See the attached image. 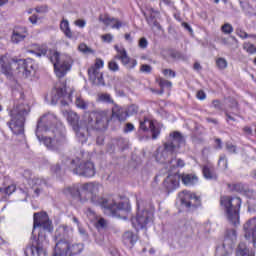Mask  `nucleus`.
Masks as SVG:
<instances>
[{
	"instance_id": "f257e3e1",
	"label": "nucleus",
	"mask_w": 256,
	"mask_h": 256,
	"mask_svg": "<svg viewBox=\"0 0 256 256\" xmlns=\"http://www.w3.org/2000/svg\"><path fill=\"white\" fill-rule=\"evenodd\" d=\"M102 186L97 182H90L79 186H71L66 188L65 193H68L75 199H78L80 203H87L91 201L94 205H100L103 209H107L112 212V215H117L118 211H129V204L124 202H116L112 198L99 197V191Z\"/></svg>"
},
{
	"instance_id": "f03ea898",
	"label": "nucleus",
	"mask_w": 256,
	"mask_h": 256,
	"mask_svg": "<svg viewBox=\"0 0 256 256\" xmlns=\"http://www.w3.org/2000/svg\"><path fill=\"white\" fill-rule=\"evenodd\" d=\"M65 128L63 124L53 114L43 115L37 123L36 137L38 141H43L47 149L58 151L59 147L65 145Z\"/></svg>"
},
{
	"instance_id": "7ed1b4c3",
	"label": "nucleus",
	"mask_w": 256,
	"mask_h": 256,
	"mask_svg": "<svg viewBox=\"0 0 256 256\" xmlns=\"http://www.w3.org/2000/svg\"><path fill=\"white\" fill-rule=\"evenodd\" d=\"M185 144V138L182 137L181 133L174 132L170 134L167 142L164 143L163 147H159L155 153V159L158 163H168L171 165L175 154L181 148V145Z\"/></svg>"
},
{
	"instance_id": "20e7f679",
	"label": "nucleus",
	"mask_w": 256,
	"mask_h": 256,
	"mask_svg": "<svg viewBox=\"0 0 256 256\" xmlns=\"http://www.w3.org/2000/svg\"><path fill=\"white\" fill-rule=\"evenodd\" d=\"M111 121V112L109 110L93 111L84 114L82 127L86 129V141L90 131H105Z\"/></svg>"
},
{
	"instance_id": "39448f33",
	"label": "nucleus",
	"mask_w": 256,
	"mask_h": 256,
	"mask_svg": "<svg viewBox=\"0 0 256 256\" xmlns=\"http://www.w3.org/2000/svg\"><path fill=\"white\" fill-rule=\"evenodd\" d=\"M0 67L2 69V73L7 75V77H11L13 75V71H17V73H22L23 77L27 79L31 77L34 69H33V61L31 59H15L12 58L9 61V58L4 55L0 56Z\"/></svg>"
},
{
	"instance_id": "423d86ee",
	"label": "nucleus",
	"mask_w": 256,
	"mask_h": 256,
	"mask_svg": "<svg viewBox=\"0 0 256 256\" xmlns=\"http://www.w3.org/2000/svg\"><path fill=\"white\" fill-rule=\"evenodd\" d=\"M31 113V107L25 102H18L10 111L11 120L8 122L9 128L14 135H21L25 127V119Z\"/></svg>"
},
{
	"instance_id": "0eeeda50",
	"label": "nucleus",
	"mask_w": 256,
	"mask_h": 256,
	"mask_svg": "<svg viewBox=\"0 0 256 256\" xmlns=\"http://www.w3.org/2000/svg\"><path fill=\"white\" fill-rule=\"evenodd\" d=\"M62 163L66 165V167H69L74 175L87 178L95 177V164L91 161L81 162L79 158L71 159L67 156H63Z\"/></svg>"
},
{
	"instance_id": "6e6552de",
	"label": "nucleus",
	"mask_w": 256,
	"mask_h": 256,
	"mask_svg": "<svg viewBox=\"0 0 256 256\" xmlns=\"http://www.w3.org/2000/svg\"><path fill=\"white\" fill-rule=\"evenodd\" d=\"M35 229H39V241H47V233H53V221H51L47 212L34 213L32 233H35Z\"/></svg>"
},
{
	"instance_id": "1a4fd4ad",
	"label": "nucleus",
	"mask_w": 256,
	"mask_h": 256,
	"mask_svg": "<svg viewBox=\"0 0 256 256\" xmlns=\"http://www.w3.org/2000/svg\"><path fill=\"white\" fill-rule=\"evenodd\" d=\"M137 215L131 219L132 227L139 231V229H145L151 221H153V212L145 208L147 202L141 198H137Z\"/></svg>"
},
{
	"instance_id": "9d476101",
	"label": "nucleus",
	"mask_w": 256,
	"mask_h": 256,
	"mask_svg": "<svg viewBox=\"0 0 256 256\" xmlns=\"http://www.w3.org/2000/svg\"><path fill=\"white\" fill-rule=\"evenodd\" d=\"M220 203L225 207L226 217L232 225H239V209H241V198L222 196Z\"/></svg>"
},
{
	"instance_id": "9b49d317",
	"label": "nucleus",
	"mask_w": 256,
	"mask_h": 256,
	"mask_svg": "<svg viewBox=\"0 0 256 256\" xmlns=\"http://www.w3.org/2000/svg\"><path fill=\"white\" fill-rule=\"evenodd\" d=\"M73 237V228L67 225H61L56 229L54 235L55 247L54 251L56 250L58 253L63 251H67L69 248V239Z\"/></svg>"
},
{
	"instance_id": "f8f14e48",
	"label": "nucleus",
	"mask_w": 256,
	"mask_h": 256,
	"mask_svg": "<svg viewBox=\"0 0 256 256\" xmlns=\"http://www.w3.org/2000/svg\"><path fill=\"white\" fill-rule=\"evenodd\" d=\"M67 121L75 131L76 137L81 143L87 142V130L83 127V120L79 123V115L73 111L67 113Z\"/></svg>"
},
{
	"instance_id": "ddd939ff",
	"label": "nucleus",
	"mask_w": 256,
	"mask_h": 256,
	"mask_svg": "<svg viewBox=\"0 0 256 256\" xmlns=\"http://www.w3.org/2000/svg\"><path fill=\"white\" fill-rule=\"evenodd\" d=\"M51 63L54 65L56 76L61 79L67 75V71L71 69V64L67 60H61L59 52H52L49 57Z\"/></svg>"
},
{
	"instance_id": "4468645a",
	"label": "nucleus",
	"mask_w": 256,
	"mask_h": 256,
	"mask_svg": "<svg viewBox=\"0 0 256 256\" xmlns=\"http://www.w3.org/2000/svg\"><path fill=\"white\" fill-rule=\"evenodd\" d=\"M181 204L187 209H196L201 205V197L196 196L195 193L184 190L179 194Z\"/></svg>"
},
{
	"instance_id": "2eb2a0df",
	"label": "nucleus",
	"mask_w": 256,
	"mask_h": 256,
	"mask_svg": "<svg viewBox=\"0 0 256 256\" xmlns=\"http://www.w3.org/2000/svg\"><path fill=\"white\" fill-rule=\"evenodd\" d=\"M67 99H71V95L67 94V86L65 83H62L60 86H56L51 93V103L52 105H57V103H61L65 107L68 105Z\"/></svg>"
},
{
	"instance_id": "dca6fc26",
	"label": "nucleus",
	"mask_w": 256,
	"mask_h": 256,
	"mask_svg": "<svg viewBox=\"0 0 256 256\" xmlns=\"http://www.w3.org/2000/svg\"><path fill=\"white\" fill-rule=\"evenodd\" d=\"M33 172L31 170H25L23 173V177L28 180L29 185H31L32 189L34 190L35 197H39L41 193H43V187L47 185V181L43 178H32Z\"/></svg>"
},
{
	"instance_id": "f3484780",
	"label": "nucleus",
	"mask_w": 256,
	"mask_h": 256,
	"mask_svg": "<svg viewBox=\"0 0 256 256\" xmlns=\"http://www.w3.org/2000/svg\"><path fill=\"white\" fill-rule=\"evenodd\" d=\"M117 54L114 56V59L121 61L122 65L126 67V69H133L137 66V60L131 59L129 55H127V50L125 48H120L119 46H115Z\"/></svg>"
},
{
	"instance_id": "a211bd4d",
	"label": "nucleus",
	"mask_w": 256,
	"mask_h": 256,
	"mask_svg": "<svg viewBox=\"0 0 256 256\" xmlns=\"http://www.w3.org/2000/svg\"><path fill=\"white\" fill-rule=\"evenodd\" d=\"M45 243H49V241L46 240H37L33 239L32 240V245L28 246L25 250V255L26 256H39L41 253H43V245Z\"/></svg>"
},
{
	"instance_id": "6ab92c4d",
	"label": "nucleus",
	"mask_w": 256,
	"mask_h": 256,
	"mask_svg": "<svg viewBox=\"0 0 256 256\" xmlns=\"http://www.w3.org/2000/svg\"><path fill=\"white\" fill-rule=\"evenodd\" d=\"M244 237L246 239H252V243L256 245V219L252 218L244 224Z\"/></svg>"
},
{
	"instance_id": "aec40b11",
	"label": "nucleus",
	"mask_w": 256,
	"mask_h": 256,
	"mask_svg": "<svg viewBox=\"0 0 256 256\" xmlns=\"http://www.w3.org/2000/svg\"><path fill=\"white\" fill-rule=\"evenodd\" d=\"M140 129L141 131H144V133L150 131L152 133V139H157V137H159V134L161 133L159 131V128L155 127L153 120H149V118H144L143 120H140Z\"/></svg>"
},
{
	"instance_id": "412c9836",
	"label": "nucleus",
	"mask_w": 256,
	"mask_h": 256,
	"mask_svg": "<svg viewBox=\"0 0 256 256\" xmlns=\"http://www.w3.org/2000/svg\"><path fill=\"white\" fill-rule=\"evenodd\" d=\"M83 251V244H70L68 242V248L63 252V250H60L58 252L57 250H54L53 256H71V255H78V253H81Z\"/></svg>"
},
{
	"instance_id": "4be33fe9",
	"label": "nucleus",
	"mask_w": 256,
	"mask_h": 256,
	"mask_svg": "<svg viewBox=\"0 0 256 256\" xmlns=\"http://www.w3.org/2000/svg\"><path fill=\"white\" fill-rule=\"evenodd\" d=\"M179 181H181V175L170 174L165 178L163 185L168 192H171L175 191V189H178Z\"/></svg>"
},
{
	"instance_id": "5701e85b",
	"label": "nucleus",
	"mask_w": 256,
	"mask_h": 256,
	"mask_svg": "<svg viewBox=\"0 0 256 256\" xmlns=\"http://www.w3.org/2000/svg\"><path fill=\"white\" fill-rule=\"evenodd\" d=\"M99 21H101L102 23H104V25L107 26L112 25V29H121V27L127 26V22H121L119 19L113 18L108 14H101L99 16Z\"/></svg>"
},
{
	"instance_id": "b1692460",
	"label": "nucleus",
	"mask_w": 256,
	"mask_h": 256,
	"mask_svg": "<svg viewBox=\"0 0 256 256\" xmlns=\"http://www.w3.org/2000/svg\"><path fill=\"white\" fill-rule=\"evenodd\" d=\"M27 38V28L21 27V26H16L11 35V43L14 44H19L21 41H25Z\"/></svg>"
},
{
	"instance_id": "393cba45",
	"label": "nucleus",
	"mask_w": 256,
	"mask_h": 256,
	"mask_svg": "<svg viewBox=\"0 0 256 256\" xmlns=\"http://www.w3.org/2000/svg\"><path fill=\"white\" fill-rule=\"evenodd\" d=\"M88 75L93 85H105V80L103 79V73L100 70L96 68H89Z\"/></svg>"
},
{
	"instance_id": "a878e982",
	"label": "nucleus",
	"mask_w": 256,
	"mask_h": 256,
	"mask_svg": "<svg viewBox=\"0 0 256 256\" xmlns=\"http://www.w3.org/2000/svg\"><path fill=\"white\" fill-rule=\"evenodd\" d=\"M60 29L64 33L65 37H67V39L77 40V38L79 37V32L71 31V27L69 26V20L67 19H62V21L60 22Z\"/></svg>"
},
{
	"instance_id": "bb28decb",
	"label": "nucleus",
	"mask_w": 256,
	"mask_h": 256,
	"mask_svg": "<svg viewBox=\"0 0 256 256\" xmlns=\"http://www.w3.org/2000/svg\"><path fill=\"white\" fill-rule=\"evenodd\" d=\"M180 179L186 187H192V185L199 183V178L195 174H181Z\"/></svg>"
},
{
	"instance_id": "cd10ccee",
	"label": "nucleus",
	"mask_w": 256,
	"mask_h": 256,
	"mask_svg": "<svg viewBox=\"0 0 256 256\" xmlns=\"http://www.w3.org/2000/svg\"><path fill=\"white\" fill-rule=\"evenodd\" d=\"M127 117V114L123 108H120L119 106L115 105L112 108V112H110V120L117 119L118 121H125V118Z\"/></svg>"
},
{
	"instance_id": "c85d7f7f",
	"label": "nucleus",
	"mask_w": 256,
	"mask_h": 256,
	"mask_svg": "<svg viewBox=\"0 0 256 256\" xmlns=\"http://www.w3.org/2000/svg\"><path fill=\"white\" fill-rule=\"evenodd\" d=\"M139 238L131 231H127L123 235V243L126 247H133Z\"/></svg>"
},
{
	"instance_id": "c756f323",
	"label": "nucleus",
	"mask_w": 256,
	"mask_h": 256,
	"mask_svg": "<svg viewBox=\"0 0 256 256\" xmlns=\"http://www.w3.org/2000/svg\"><path fill=\"white\" fill-rule=\"evenodd\" d=\"M236 256H255V253L247 249L245 243H240L236 249Z\"/></svg>"
},
{
	"instance_id": "7c9ffc66",
	"label": "nucleus",
	"mask_w": 256,
	"mask_h": 256,
	"mask_svg": "<svg viewBox=\"0 0 256 256\" xmlns=\"http://www.w3.org/2000/svg\"><path fill=\"white\" fill-rule=\"evenodd\" d=\"M203 175L205 179H217V173H215V168L210 166L203 167Z\"/></svg>"
},
{
	"instance_id": "2f4dec72",
	"label": "nucleus",
	"mask_w": 256,
	"mask_h": 256,
	"mask_svg": "<svg viewBox=\"0 0 256 256\" xmlns=\"http://www.w3.org/2000/svg\"><path fill=\"white\" fill-rule=\"evenodd\" d=\"M16 189L17 187L15 186V184H12L7 186L6 188H0V193H2V195H13Z\"/></svg>"
},
{
	"instance_id": "473e14b6",
	"label": "nucleus",
	"mask_w": 256,
	"mask_h": 256,
	"mask_svg": "<svg viewBox=\"0 0 256 256\" xmlns=\"http://www.w3.org/2000/svg\"><path fill=\"white\" fill-rule=\"evenodd\" d=\"M75 105L78 109H87V102L80 95L76 96Z\"/></svg>"
},
{
	"instance_id": "72a5a7b5",
	"label": "nucleus",
	"mask_w": 256,
	"mask_h": 256,
	"mask_svg": "<svg viewBox=\"0 0 256 256\" xmlns=\"http://www.w3.org/2000/svg\"><path fill=\"white\" fill-rule=\"evenodd\" d=\"M126 116L137 115L139 113V106L132 104L126 109Z\"/></svg>"
},
{
	"instance_id": "f704fd0d",
	"label": "nucleus",
	"mask_w": 256,
	"mask_h": 256,
	"mask_svg": "<svg viewBox=\"0 0 256 256\" xmlns=\"http://www.w3.org/2000/svg\"><path fill=\"white\" fill-rule=\"evenodd\" d=\"M78 49L81 53H84L85 55H89L91 53H95V51H93V49L89 48V46H87V44L85 43H81L78 46Z\"/></svg>"
},
{
	"instance_id": "c9c22d12",
	"label": "nucleus",
	"mask_w": 256,
	"mask_h": 256,
	"mask_svg": "<svg viewBox=\"0 0 256 256\" xmlns=\"http://www.w3.org/2000/svg\"><path fill=\"white\" fill-rule=\"evenodd\" d=\"M243 49L247 51V53H250V55H253L256 53V47L252 43L245 42L243 44Z\"/></svg>"
},
{
	"instance_id": "e433bc0d",
	"label": "nucleus",
	"mask_w": 256,
	"mask_h": 256,
	"mask_svg": "<svg viewBox=\"0 0 256 256\" xmlns=\"http://www.w3.org/2000/svg\"><path fill=\"white\" fill-rule=\"evenodd\" d=\"M98 101H101L102 103H113V98H111V95L107 93L99 94Z\"/></svg>"
},
{
	"instance_id": "4c0bfd02",
	"label": "nucleus",
	"mask_w": 256,
	"mask_h": 256,
	"mask_svg": "<svg viewBox=\"0 0 256 256\" xmlns=\"http://www.w3.org/2000/svg\"><path fill=\"white\" fill-rule=\"evenodd\" d=\"M175 167H185V161L182 159L173 158V163H170V169H175Z\"/></svg>"
},
{
	"instance_id": "58836bf2",
	"label": "nucleus",
	"mask_w": 256,
	"mask_h": 256,
	"mask_svg": "<svg viewBox=\"0 0 256 256\" xmlns=\"http://www.w3.org/2000/svg\"><path fill=\"white\" fill-rule=\"evenodd\" d=\"M221 31L222 33H224L225 35H231V33H233V26L229 23H225L222 27H221Z\"/></svg>"
},
{
	"instance_id": "ea45409f",
	"label": "nucleus",
	"mask_w": 256,
	"mask_h": 256,
	"mask_svg": "<svg viewBox=\"0 0 256 256\" xmlns=\"http://www.w3.org/2000/svg\"><path fill=\"white\" fill-rule=\"evenodd\" d=\"M86 215L88 217V219L90 221H97L99 219V217L97 216V214L95 213V211H93V209L88 208L86 211Z\"/></svg>"
},
{
	"instance_id": "a19ab883",
	"label": "nucleus",
	"mask_w": 256,
	"mask_h": 256,
	"mask_svg": "<svg viewBox=\"0 0 256 256\" xmlns=\"http://www.w3.org/2000/svg\"><path fill=\"white\" fill-rule=\"evenodd\" d=\"M159 85H160V87H161V94H163V89H165V87H167L168 89H171V87H172V83H171V81H169V80H160V82H159Z\"/></svg>"
},
{
	"instance_id": "79ce46f5",
	"label": "nucleus",
	"mask_w": 256,
	"mask_h": 256,
	"mask_svg": "<svg viewBox=\"0 0 256 256\" xmlns=\"http://www.w3.org/2000/svg\"><path fill=\"white\" fill-rule=\"evenodd\" d=\"M108 69L110 71H113L114 73L119 71V64L117 63V61L115 60H111L109 63H108Z\"/></svg>"
},
{
	"instance_id": "37998d69",
	"label": "nucleus",
	"mask_w": 256,
	"mask_h": 256,
	"mask_svg": "<svg viewBox=\"0 0 256 256\" xmlns=\"http://www.w3.org/2000/svg\"><path fill=\"white\" fill-rule=\"evenodd\" d=\"M216 65L218 69H227V60H225V58H218L216 60Z\"/></svg>"
},
{
	"instance_id": "c03bdc74",
	"label": "nucleus",
	"mask_w": 256,
	"mask_h": 256,
	"mask_svg": "<svg viewBox=\"0 0 256 256\" xmlns=\"http://www.w3.org/2000/svg\"><path fill=\"white\" fill-rule=\"evenodd\" d=\"M96 221V227L98 229H105V227H107V220H105L104 218H98Z\"/></svg>"
},
{
	"instance_id": "a18cd8bd",
	"label": "nucleus",
	"mask_w": 256,
	"mask_h": 256,
	"mask_svg": "<svg viewBox=\"0 0 256 256\" xmlns=\"http://www.w3.org/2000/svg\"><path fill=\"white\" fill-rule=\"evenodd\" d=\"M218 165L223 169H227V156L225 155L220 156Z\"/></svg>"
},
{
	"instance_id": "49530a36",
	"label": "nucleus",
	"mask_w": 256,
	"mask_h": 256,
	"mask_svg": "<svg viewBox=\"0 0 256 256\" xmlns=\"http://www.w3.org/2000/svg\"><path fill=\"white\" fill-rule=\"evenodd\" d=\"M236 34L238 35V37H240L241 39H247L248 37H253V35H249L247 34V32H245L244 30L241 29H236Z\"/></svg>"
},
{
	"instance_id": "de8ad7c7",
	"label": "nucleus",
	"mask_w": 256,
	"mask_h": 256,
	"mask_svg": "<svg viewBox=\"0 0 256 256\" xmlns=\"http://www.w3.org/2000/svg\"><path fill=\"white\" fill-rule=\"evenodd\" d=\"M148 45H149V41H147V38L145 37L140 38L138 42V47H140V49H147Z\"/></svg>"
},
{
	"instance_id": "09e8293b",
	"label": "nucleus",
	"mask_w": 256,
	"mask_h": 256,
	"mask_svg": "<svg viewBox=\"0 0 256 256\" xmlns=\"http://www.w3.org/2000/svg\"><path fill=\"white\" fill-rule=\"evenodd\" d=\"M226 149L229 153H236V151H237V147L235 145H233V143H231V142L226 143Z\"/></svg>"
},
{
	"instance_id": "8fccbe9b",
	"label": "nucleus",
	"mask_w": 256,
	"mask_h": 256,
	"mask_svg": "<svg viewBox=\"0 0 256 256\" xmlns=\"http://www.w3.org/2000/svg\"><path fill=\"white\" fill-rule=\"evenodd\" d=\"M104 62L101 59H96L95 65L90 67V69H97L98 71L103 68Z\"/></svg>"
},
{
	"instance_id": "3c124183",
	"label": "nucleus",
	"mask_w": 256,
	"mask_h": 256,
	"mask_svg": "<svg viewBox=\"0 0 256 256\" xmlns=\"http://www.w3.org/2000/svg\"><path fill=\"white\" fill-rule=\"evenodd\" d=\"M51 171H52V173H55V175H60L61 174V165H59V164L52 165Z\"/></svg>"
},
{
	"instance_id": "603ef678",
	"label": "nucleus",
	"mask_w": 256,
	"mask_h": 256,
	"mask_svg": "<svg viewBox=\"0 0 256 256\" xmlns=\"http://www.w3.org/2000/svg\"><path fill=\"white\" fill-rule=\"evenodd\" d=\"M37 57H42L47 55V46H41L39 49H38V52L36 53Z\"/></svg>"
},
{
	"instance_id": "864d4df0",
	"label": "nucleus",
	"mask_w": 256,
	"mask_h": 256,
	"mask_svg": "<svg viewBox=\"0 0 256 256\" xmlns=\"http://www.w3.org/2000/svg\"><path fill=\"white\" fill-rule=\"evenodd\" d=\"M36 13H47V11H49V8L47 7V5H42V6H37L35 8Z\"/></svg>"
},
{
	"instance_id": "5fc2aeb1",
	"label": "nucleus",
	"mask_w": 256,
	"mask_h": 256,
	"mask_svg": "<svg viewBox=\"0 0 256 256\" xmlns=\"http://www.w3.org/2000/svg\"><path fill=\"white\" fill-rule=\"evenodd\" d=\"M101 39L104 43H111V41H113V35L105 34L101 36Z\"/></svg>"
},
{
	"instance_id": "6e6d98bb",
	"label": "nucleus",
	"mask_w": 256,
	"mask_h": 256,
	"mask_svg": "<svg viewBox=\"0 0 256 256\" xmlns=\"http://www.w3.org/2000/svg\"><path fill=\"white\" fill-rule=\"evenodd\" d=\"M151 66L149 64H143L141 67H140V71L142 73H151Z\"/></svg>"
},
{
	"instance_id": "4d7b16f0",
	"label": "nucleus",
	"mask_w": 256,
	"mask_h": 256,
	"mask_svg": "<svg viewBox=\"0 0 256 256\" xmlns=\"http://www.w3.org/2000/svg\"><path fill=\"white\" fill-rule=\"evenodd\" d=\"M74 25H76V27H80V29H83V27L87 25V22L83 19H78L74 22Z\"/></svg>"
},
{
	"instance_id": "13d9d810",
	"label": "nucleus",
	"mask_w": 256,
	"mask_h": 256,
	"mask_svg": "<svg viewBox=\"0 0 256 256\" xmlns=\"http://www.w3.org/2000/svg\"><path fill=\"white\" fill-rule=\"evenodd\" d=\"M234 191H237L238 193H243V191H245V186L241 183L235 184Z\"/></svg>"
},
{
	"instance_id": "bf43d9fd",
	"label": "nucleus",
	"mask_w": 256,
	"mask_h": 256,
	"mask_svg": "<svg viewBox=\"0 0 256 256\" xmlns=\"http://www.w3.org/2000/svg\"><path fill=\"white\" fill-rule=\"evenodd\" d=\"M163 75H165V77H175V71L171 69H164Z\"/></svg>"
},
{
	"instance_id": "052dcab7",
	"label": "nucleus",
	"mask_w": 256,
	"mask_h": 256,
	"mask_svg": "<svg viewBox=\"0 0 256 256\" xmlns=\"http://www.w3.org/2000/svg\"><path fill=\"white\" fill-rule=\"evenodd\" d=\"M135 126L131 123H127L124 128V133H131V131H134Z\"/></svg>"
},
{
	"instance_id": "680f3d73",
	"label": "nucleus",
	"mask_w": 256,
	"mask_h": 256,
	"mask_svg": "<svg viewBox=\"0 0 256 256\" xmlns=\"http://www.w3.org/2000/svg\"><path fill=\"white\" fill-rule=\"evenodd\" d=\"M249 6L251 7L250 13H256V0H249Z\"/></svg>"
},
{
	"instance_id": "e2e57ef3",
	"label": "nucleus",
	"mask_w": 256,
	"mask_h": 256,
	"mask_svg": "<svg viewBox=\"0 0 256 256\" xmlns=\"http://www.w3.org/2000/svg\"><path fill=\"white\" fill-rule=\"evenodd\" d=\"M206 97H207V95L205 94V92L203 90H199L197 92V99H200V101L205 100Z\"/></svg>"
},
{
	"instance_id": "0e129e2a",
	"label": "nucleus",
	"mask_w": 256,
	"mask_h": 256,
	"mask_svg": "<svg viewBox=\"0 0 256 256\" xmlns=\"http://www.w3.org/2000/svg\"><path fill=\"white\" fill-rule=\"evenodd\" d=\"M212 105L214 109H218V110L222 109L221 102L219 100L212 101Z\"/></svg>"
},
{
	"instance_id": "69168bd1",
	"label": "nucleus",
	"mask_w": 256,
	"mask_h": 256,
	"mask_svg": "<svg viewBox=\"0 0 256 256\" xmlns=\"http://www.w3.org/2000/svg\"><path fill=\"white\" fill-rule=\"evenodd\" d=\"M29 21L30 23H32V25H37V21H38L37 15L30 16Z\"/></svg>"
},
{
	"instance_id": "338daca9",
	"label": "nucleus",
	"mask_w": 256,
	"mask_h": 256,
	"mask_svg": "<svg viewBox=\"0 0 256 256\" xmlns=\"http://www.w3.org/2000/svg\"><path fill=\"white\" fill-rule=\"evenodd\" d=\"M216 143V149H223V142L221 141V139L217 138L215 140Z\"/></svg>"
},
{
	"instance_id": "774afa93",
	"label": "nucleus",
	"mask_w": 256,
	"mask_h": 256,
	"mask_svg": "<svg viewBox=\"0 0 256 256\" xmlns=\"http://www.w3.org/2000/svg\"><path fill=\"white\" fill-rule=\"evenodd\" d=\"M182 27H184V29H187L189 33H193V28H191V26L187 22H183Z\"/></svg>"
}]
</instances>
